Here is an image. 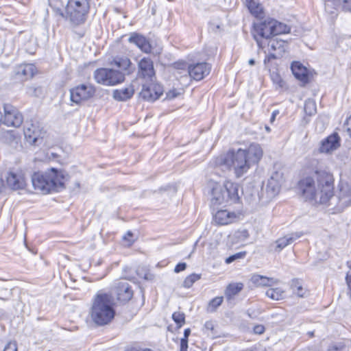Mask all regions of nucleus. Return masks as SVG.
<instances>
[{
    "label": "nucleus",
    "mask_w": 351,
    "mask_h": 351,
    "mask_svg": "<svg viewBox=\"0 0 351 351\" xmlns=\"http://www.w3.org/2000/svg\"><path fill=\"white\" fill-rule=\"evenodd\" d=\"M298 193L305 201L326 204L334 195V178L330 173L315 170L298 183Z\"/></svg>",
    "instance_id": "obj_1"
},
{
    "label": "nucleus",
    "mask_w": 351,
    "mask_h": 351,
    "mask_svg": "<svg viewBox=\"0 0 351 351\" xmlns=\"http://www.w3.org/2000/svg\"><path fill=\"white\" fill-rule=\"evenodd\" d=\"M116 68H100L94 71L95 80L101 84L113 86L123 82L125 75L130 74L134 69L130 60L126 57H117L113 61Z\"/></svg>",
    "instance_id": "obj_2"
},
{
    "label": "nucleus",
    "mask_w": 351,
    "mask_h": 351,
    "mask_svg": "<svg viewBox=\"0 0 351 351\" xmlns=\"http://www.w3.org/2000/svg\"><path fill=\"white\" fill-rule=\"evenodd\" d=\"M69 174L64 171L51 168L45 173L36 172L32 176V184L36 190L43 193L59 191L64 189V182L69 178Z\"/></svg>",
    "instance_id": "obj_3"
},
{
    "label": "nucleus",
    "mask_w": 351,
    "mask_h": 351,
    "mask_svg": "<svg viewBox=\"0 0 351 351\" xmlns=\"http://www.w3.org/2000/svg\"><path fill=\"white\" fill-rule=\"evenodd\" d=\"M115 314L111 295L108 293H97L93 300L89 311L91 320L97 326H105L112 321Z\"/></svg>",
    "instance_id": "obj_4"
},
{
    "label": "nucleus",
    "mask_w": 351,
    "mask_h": 351,
    "mask_svg": "<svg viewBox=\"0 0 351 351\" xmlns=\"http://www.w3.org/2000/svg\"><path fill=\"white\" fill-rule=\"evenodd\" d=\"M239 188L238 184L230 182H227L223 185L210 182L205 190L211 196V204L219 206L223 204L236 203L239 199Z\"/></svg>",
    "instance_id": "obj_5"
},
{
    "label": "nucleus",
    "mask_w": 351,
    "mask_h": 351,
    "mask_svg": "<svg viewBox=\"0 0 351 351\" xmlns=\"http://www.w3.org/2000/svg\"><path fill=\"white\" fill-rule=\"evenodd\" d=\"M247 155L243 149H230L226 154L217 157L215 163V165L225 167L227 169L232 167L237 177L242 176L250 169Z\"/></svg>",
    "instance_id": "obj_6"
},
{
    "label": "nucleus",
    "mask_w": 351,
    "mask_h": 351,
    "mask_svg": "<svg viewBox=\"0 0 351 351\" xmlns=\"http://www.w3.org/2000/svg\"><path fill=\"white\" fill-rule=\"evenodd\" d=\"M242 194L245 201L252 207L264 205L270 202L266 199L267 193L264 192L263 185H256L254 182L244 184Z\"/></svg>",
    "instance_id": "obj_7"
},
{
    "label": "nucleus",
    "mask_w": 351,
    "mask_h": 351,
    "mask_svg": "<svg viewBox=\"0 0 351 351\" xmlns=\"http://www.w3.org/2000/svg\"><path fill=\"white\" fill-rule=\"evenodd\" d=\"M273 27V19H267L254 24L252 35L260 49H263L265 45L262 38L267 40L274 36Z\"/></svg>",
    "instance_id": "obj_8"
},
{
    "label": "nucleus",
    "mask_w": 351,
    "mask_h": 351,
    "mask_svg": "<svg viewBox=\"0 0 351 351\" xmlns=\"http://www.w3.org/2000/svg\"><path fill=\"white\" fill-rule=\"evenodd\" d=\"M272 172L266 186L267 199L271 201L276 195L278 194L281 185L284 182L283 172L279 170L276 165L274 167Z\"/></svg>",
    "instance_id": "obj_9"
},
{
    "label": "nucleus",
    "mask_w": 351,
    "mask_h": 351,
    "mask_svg": "<svg viewBox=\"0 0 351 351\" xmlns=\"http://www.w3.org/2000/svg\"><path fill=\"white\" fill-rule=\"evenodd\" d=\"M4 117H2L1 124L8 127L19 128L23 121L21 113L13 106L4 104Z\"/></svg>",
    "instance_id": "obj_10"
},
{
    "label": "nucleus",
    "mask_w": 351,
    "mask_h": 351,
    "mask_svg": "<svg viewBox=\"0 0 351 351\" xmlns=\"http://www.w3.org/2000/svg\"><path fill=\"white\" fill-rule=\"evenodd\" d=\"M49 4L51 7L56 10L57 12L60 16H62V17H65L66 19H68L73 27H79L84 23L86 21V12H85L84 10H75L66 8V16H64L61 8L57 6L56 5H53V0H50Z\"/></svg>",
    "instance_id": "obj_11"
},
{
    "label": "nucleus",
    "mask_w": 351,
    "mask_h": 351,
    "mask_svg": "<svg viewBox=\"0 0 351 351\" xmlns=\"http://www.w3.org/2000/svg\"><path fill=\"white\" fill-rule=\"evenodd\" d=\"M137 76L146 82H153L156 80V73L153 61L149 58H143L138 62Z\"/></svg>",
    "instance_id": "obj_12"
},
{
    "label": "nucleus",
    "mask_w": 351,
    "mask_h": 351,
    "mask_svg": "<svg viewBox=\"0 0 351 351\" xmlns=\"http://www.w3.org/2000/svg\"><path fill=\"white\" fill-rule=\"evenodd\" d=\"M95 89L91 84H82L70 90L71 101L75 104L86 100L95 94Z\"/></svg>",
    "instance_id": "obj_13"
},
{
    "label": "nucleus",
    "mask_w": 351,
    "mask_h": 351,
    "mask_svg": "<svg viewBox=\"0 0 351 351\" xmlns=\"http://www.w3.org/2000/svg\"><path fill=\"white\" fill-rule=\"evenodd\" d=\"M163 93L162 86L155 81L153 82H146L143 85L141 97L146 101H154L158 99Z\"/></svg>",
    "instance_id": "obj_14"
},
{
    "label": "nucleus",
    "mask_w": 351,
    "mask_h": 351,
    "mask_svg": "<svg viewBox=\"0 0 351 351\" xmlns=\"http://www.w3.org/2000/svg\"><path fill=\"white\" fill-rule=\"evenodd\" d=\"M112 293L116 296L117 300L122 303L129 302L134 294L132 287L125 281L115 282Z\"/></svg>",
    "instance_id": "obj_15"
},
{
    "label": "nucleus",
    "mask_w": 351,
    "mask_h": 351,
    "mask_svg": "<svg viewBox=\"0 0 351 351\" xmlns=\"http://www.w3.org/2000/svg\"><path fill=\"white\" fill-rule=\"evenodd\" d=\"M211 70L210 65L207 62H197L188 66L187 73L195 80H201L207 76Z\"/></svg>",
    "instance_id": "obj_16"
},
{
    "label": "nucleus",
    "mask_w": 351,
    "mask_h": 351,
    "mask_svg": "<svg viewBox=\"0 0 351 351\" xmlns=\"http://www.w3.org/2000/svg\"><path fill=\"white\" fill-rule=\"evenodd\" d=\"M325 12L333 19L337 15V9L340 5L346 10L351 12V0H323Z\"/></svg>",
    "instance_id": "obj_17"
},
{
    "label": "nucleus",
    "mask_w": 351,
    "mask_h": 351,
    "mask_svg": "<svg viewBox=\"0 0 351 351\" xmlns=\"http://www.w3.org/2000/svg\"><path fill=\"white\" fill-rule=\"evenodd\" d=\"M340 142L338 133H332L322 141L319 151L322 153H330L340 146Z\"/></svg>",
    "instance_id": "obj_18"
},
{
    "label": "nucleus",
    "mask_w": 351,
    "mask_h": 351,
    "mask_svg": "<svg viewBox=\"0 0 351 351\" xmlns=\"http://www.w3.org/2000/svg\"><path fill=\"white\" fill-rule=\"evenodd\" d=\"M244 150L250 167L252 165L257 164L263 157V149L257 143H252L247 149Z\"/></svg>",
    "instance_id": "obj_19"
},
{
    "label": "nucleus",
    "mask_w": 351,
    "mask_h": 351,
    "mask_svg": "<svg viewBox=\"0 0 351 351\" xmlns=\"http://www.w3.org/2000/svg\"><path fill=\"white\" fill-rule=\"evenodd\" d=\"M130 43L135 44L142 51L146 53L152 52V46L149 40L143 35L133 33L128 38Z\"/></svg>",
    "instance_id": "obj_20"
},
{
    "label": "nucleus",
    "mask_w": 351,
    "mask_h": 351,
    "mask_svg": "<svg viewBox=\"0 0 351 351\" xmlns=\"http://www.w3.org/2000/svg\"><path fill=\"white\" fill-rule=\"evenodd\" d=\"M291 69L295 77L302 82L304 84L309 81V73L307 69L299 62H293L291 64Z\"/></svg>",
    "instance_id": "obj_21"
},
{
    "label": "nucleus",
    "mask_w": 351,
    "mask_h": 351,
    "mask_svg": "<svg viewBox=\"0 0 351 351\" xmlns=\"http://www.w3.org/2000/svg\"><path fill=\"white\" fill-rule=\"evenodd\" d=\"M302 235L303 233L302 232H295L278 239L276 241V250L278 252L281 251L286 246L292 243L295 240L300 238Z\"/></svg>",
    "instance_id": "obj_22"
},
{
    "label": "nucleus",
    "mask_w": 351,
    "mask_h": 351,
    "mask_svg": "<svg viewBox=\"0 0 351 351\" xmlns=\"http://www.w3.org/2000/svg\"><path fill=\"white\" fill-rule=\"evenodd\" d=\"M245 3L250 13L256 18L263 17V8L257 0H245Z\"/></svg>",
    "instance_id": "obj_23"
},
{
    "label": "nucleus",
    "mask_w": 351,
    "mask_h": 351,
    "mask_svg": "<svg viewBox=\"0 0 351 351\" xmlns=\"http://www.w3.org/2000/svg\"><path fill=\"white\" fill-rule=\"evenodd\" d=\"M251 282L257 287H271L278 282V280L274 278H268L261 275H253L251 278Z\"/></svg>",
    "instance_id": "obj_24"
},
{
    "label": "nucleus",
    "mask_w": 351,
    "mask_h": 351,
    "mask_svg": "<svg viewBox=\"0 0 351 351\" xmlns=\"http://www.w3.org/2000/svg\"><path fill=\"white\" fill-rule=\"evenodd\" d=\"M7 184L13 190L22 189L25 186L23 179L12 172L7 177Z\"/></svg>",
    "instance_id": "obj_25"
},
{
    "label": "nucleus",
    "mask_w": 351,
    "mask_h": 351,
    "mask_svg": "<svg viewBox=\"0 0 351 351\" xmlns=\"http://www.w3.org/2000/svg\"><path fill=\"white\" fill-rule=\"evenodd\" d=\"M234 217H235L234 213L226 210H220L215 214L214 220L219 225H226L231 223Z\"/></svg>",
    "instance_id": "obj_26"
},
{
    "label": "nucleus",
    "mask_w": 351,
    "mask_h": 351,
    "mask_svg": "<svg viewBox=\"0 0 351 351\" xmlns=\"http://www.w3.org/2000/svg\"><path fill=\"white\" fill-rule=\"evenodd\" d=\"M241 282L230 283L225 290V296L228 301L230 302L235 295H238L243 289Z\"/></svg>",
    "instance_id": "obj_27"
},
{
    "label": "nucleus",
    "mask_w": 351,
    "mask_h": 351,
    "mask_svg": "<svg viewBox=\"0 0 351 351\" xmlns=\"http://www.w3.org/2000/svg\"><path fill=\"white\" fill-rule=\"evenodd\" d=\"M21 138L19 133H0V140L14 148L17 147Z\"/></svg>",
    "instance_id": "obj_28"
},
{
    "label": "nucleus",
    "mask_w": 351,
    "mask_h": 351,
    "mask_svg": "<svg viewBox=\"0 0 351 351\" xmlns=\"http://www.w3.org/2000/svg\"><path fill=\"white\" fill-rule=\"evenodd\" d=\"M134 93L132 86L117 89L113 91V97L117 101H126L130 99Z\"/></svg>",
    "instance_id": "obj_29"
},
{
    "label": "nucleus",
    "mask_w": 351,
    "mask_h": 351,
    "mask_svg": "<svg viewBox=\"0 0 351 351\" xmlns=\"http://www.w3.org/2000/svg\"><path fill=\"white\" fill-rule=\"evenodd\" d=\"M35 66L32 64H25L20 65L16 69V73L18 75L24 77L25 79L31 78L35 73Z\"/></svg>",
    "instance_id": "obj_30"
},
{
    "label": "nucleus",
    "mask_w": 351,
    "mask_h": 351,
    "mask_svg": "<svg viewBox=\"0 0 351 351\" xmlns=\"http://www.w3.org/2000/svg\"><path fill=\"white\" fill-rule=\"evenodd\" d=\"M269 50L282 56L286 51L287 43L283 40L270 39L268 43Z\"/></svg>",
    "instance_id": "obj_31"
},
{
    "label": "nucleus",
    "mask_w": 351,
    "mask_h": 351,
    "mask_svg": "<svg viewBox=\"0 0 351 351\" xmlns=\"http://www.w3.org/2000/svg\"><path fill=\"white\" fill-rule=\"evenodd\" d=\"M25 140L30 145L39 146L43 142V137L40 136L38 133H23Z\"/></svg>",
    "instance_id": "obj_32"
},
{
    "label": "nucleus",
    "mask_w": 351,
    "mask_h": 351,
    "mask_svg": "<svg viewBox=\"0 0 351 351\" xmlns=\"http://www.w3.org/2000/svg\"><path fill=\"white\" fill-rule=\"evenodd\" d=\"M88 0H69L66 3V8L70 10H84L86 12Z\"/></svg>",
    "instance_id": "obj_33"
},
{
    "label": "nucleus",
    "mask_w": 351,
    "mask_h": 351,
    "mask_svg": "<svg viewBox=\"0 0 351 351\" xmlns=\"http://www.w3.org/2000/svg\"><path fill=\"white\" fill-rule=\"evenodd\" d=\"M274 23V36L278 34H287L290 32L291 28L286 24L279 22L276 19H273Z\"/></svg>",
    "instance_id": "obj_34"
},
{
    "label": "nucleus",
    "mask_w": 351,
    "mask_h": 351,
    "mask_svg": "<svg viewBox=\"0 0 351 351\" xmlns=\"http://www.w3.org/2000/svg\"><path fill=\"white\" fill-rule=\"evenodd\" d=\"M265 295L274 300H280L285 298V291L280 288H270L268 289Z\"/></svg>",
    "instance_id": "obj_35"
},
{
    "label": "nucleus",
    "mask_w": 351,
    "mask_h": 351,
    "mask_svg": "<svg viewBox=\"0 0 351 351\" xmlns=\"http://www.w3.org/2000/svg\"><path fill=\"white\" fill-rule=\"evenodd\" d=\"M291 288L293 293L300 298L306 297V291L304 289L299 279H293L291 283Z\"/></svg>",
    "instance_id": "obj_36"
},
{
    "label": "nucleus",
    "mask_w": 351,
    "mask_h": 351,
    "mask_svg": "<svg viewBox=\"0 0 351 351\" xmlns=\"http://www.w3.org/2000/svg\"><path fill=\"white\" fill-rule=\"evenodd\" d=\"M316 104L314 100L311 99L306 100L304 110L306 114L311 116L316 112Z\"/></svg>",
    "instance_id": "obj_37"
},
{
    "label": "nucleus",
    "mask_w": 351,
    "mask_h": 351,
    "mask_svg": "<svg viewBox=\"0 0 351 351\" xmlns=\"http://www.w3.org/2000/svg\"><path fill=\"white\" fill-rule=\"evenodd\" d=\"M223 300L222 296H217L212 299L208 304V311L210 312H215L217 308L221 305Z\"/></svg>",
    "instance_id": "obj_38"
},
{
    "label": "nucleus",
    "mask_w": 351,
    "mask_h": 351,
    "mask_svg": "<svg viewBox=\"0 0 351 351\" xmlns=\"http://www.w3.org/2000/svg\"><path fill=\"white\" fill-rule=\"evenodd\" d=\"M201 278V274H192L187 276L183 282V287L190 288L193 285Z\"/></svg>",
    "instance_id": "obj_39"
},
{
    "label": "nucleus",
    "mask_w": 351,
    "mask_h": 351,
    "mask_svg": "<svg viewBox=\"0 0 351 351\" xmlns=\"http://www.w3.org/2000/svg\"><path fill=\"white\" fill-rule=\"evenodd\" d=\"M172 319L177 324L178 328H181L185 323V315L184 313L175 312L172 315Z\"/></svg>",
    "instance_id": "obj_40"
},
{
    "label": "nucleus",
    "mask_w": 351,
    "mask_h": 351,
    "mask_svg": "<svg viewBox=\"0 0 351 351\" xmlns=\"http://www.w3.org/2000/svg\"><path fill=\"white\" fill-rule=\"evenodd\" d=\"M269 54L267 56H266V57L264 60V64L267 69L269 68V64L271 60L280 58L282 56L276 52H274L271 50H269Z\"/></svg>",
    "instance_id": "obj_41"
},
{
    "label": "nucleus",
    "mask_w": 351,
    "mask_h": 351,
    "mask_svg": "<svg viewBox=\"0 0 351 351\" xmlns=\"http://www.w3.org/2000/svg\"><path fill=\"white\" fill-rule=\"evenodd\" d=\"M246 255L245 252H240L227 257L225 260L226 264H230L236 260L243 258Z\"/></svg>",
    "instance_id": "obj_42"
},
{
    "label": "nucleus",
    "mask_w": 351,
    "mask_h": 351,
    "mask_svg": "<svg viewBox=\"0 0 351 351\" xmlns=\"http://www.w3.org/2000/svg\"><path fill=\"white\" fill-rule=\"evenodd\" d=\"M345 346L342 343H337L330 346L327 351H342Z\"/></svg>",
    "instance_id": "obj_43"
},
{
    "label": "nucleus",
    "mask_w": 351,
    "mask_h": 351,
    "mask_svg": "<svg viewBox=\"0 0 351 351\" xmlns=\"http://www.w3.org/2000/svg\"><path fill=\"white\" fill-rule=\"evenodd\" d=\"M3 351H17L16 343L15 341L8 342Z\"/></svg>",
    "instance_id": "obj_44"
},
{
    "label": "nucleus",
    "mask_w": 351,
    "mask_h": 351,
    "mask_svg": "<svg viewBox=\"0 0 351 351\" xmlns=\"http://www.w3.org/2000/svg\"><path fill=\"white\" fill-rule=\"evenodd\" d=\"M272 80L274 83L277 84L279 87H283L285 82L281 80L280 77L278 74L272 75Z\"/></svg>",
    "instance_id": "obj_45"
},
{
    "label": "nucleus",
    "mask_w": 351,
    "mask_h": 351,
    "mask_svg": "<svg viewBox=\"0 0 351 351\" xmlns=\"http://www.w3.org/2000/svg\"><path fill=\"white\" fill-rule=\"evenodd\" d=\"M265 330V328L263 325L258 324L254 326L253 331L255 334L261 335Z\"/></svg>",
    "instance_id": "obj_46"
},
{
    "label": "nucleus",
    "mask_w": 351,
    "mask_h": 351,
    "mask_svg": "<svg viewBox=\"0 0 351 351\" xmlns=\"http://www.w3.org/2000/svg\"><path fill=\"white\" fill-rule=\"evenodd\" d=\"M186 268V263H179L176 265V267L174 268V272L179 273L180 271L185 270Z\"/></svg>",
    "instance_id": "obj_47"
},
{
    "label": "nucleus",
    "mask_w": 351,
    "mask_h": 351,
    "mask_svg": "<svg viewBox=\"0 0 351 351\" xmlns=\"http://www.w3.org/2000/svg\"><path fill=\"white\" fill-rule=\"evenodd\" d=\"M204 328L208 330H210L212 335L214 336L215 335V332H214L215 326L212 321H207L204 324Z\"/></svg>",
    "instance_id": "obj_48"
},
{
    "label": "nucleus",
    "mask_w": 351,
    "mask_h": 351,
    "mask_svg": "<svg viewBox=\"0 0 351 351\" xmlns=\"http://www.w3.org/2000/svg\"><path fill=\"white\" fill-rule=\"evenodd\" d=\"M73 32L77 35L78 38H82L84 36L85 32H86V30L84 28L77 29V27H73Z\"/></svg>",
    "instance_id": "obj_49"
},
{
    "label": "nucleus",
    "mask_w": 351,
    "mask_h": 351,
    "mask_svg": "<svg viewBox=\"0 0 351 351\" xmlns=\"http://www.w3.org/2000/svg\"><path fill=\"white\" fill-rule=\"evenodd\" d=\"M191 335V329L186 328L184 330V337L181 339L180 342H184L188 343L189 342V337Z\"/></svg>",
    "instance_id": "obj_50"
},
{
    "label": "nucleus",
    "mask_w": 351,
    "mask_h": 351,
    "mask_svg": "<svg viewBox=\"0 0 351 351\" xmlns=\"http://www.w3.org/2000/svg\"><path fill=\"white\" fill-rule=\"evenodd\" d=\"M344 127L346 132H351V116L346 121Z\"/></svg>",
    "instance_id": "obj_51"
},
{
    "label": "nucleus",
    "mask_w": 351,
    "mask_h": 351,
    "mask_svg": "<svg viewBox=\"0 0 351 351\" xmlns=\"http://www.w3.org/2000/svg\"><path fill=\"white\" fill-rule=\"evenodd\" d=\"M346 281L347 285L350 289V295L351 297V275L349 273H348L346 276Z\"/></svg>",
    "instance_id": "obj_52"
},
{
    "label": "nucleus",
    "mask_w": 351,
    "mask_h": 351,
    "mask_svg": "<svg viewBox=\"0 0 351 351\" xmlns=\"http://www.w3.org/2000/svg\"><path fill=\"white\" fill-rule=\"evenodd\" d=\"M25 127H26V130H27V132H36L34 128L32 129V128H31V127L34 128V125L32 123L27 122Z\"/></svg>",
    "instance_id": "obj_53"
},
{
    "label": "nucleus",
    "mask_w": 351,
    "mask_h": 351,
    "mask_svg": "<svg viewBox=\"0 0 351 351\" xmlns=\"http://www.w3.org/2000/svg\"><path fill=\"white\" fill-rule=\"evenodd\" d=\"M188 349V343L184 342H180V351H187Z\"/></svg>",
    "instance_id": "obj_54"
},
{
    "label": "nucleus",
    "mask_w": 351,
    "mask_h": 351,
    "mask_svg": "<svg viewBox=\"0 0 351 351\" xmlns=\"http://www.w3.org/2000/svg\"><path fill=\"white\" fill-rule=\"evenodd\" d=\"M167 96L168 98L169 99H173L174 97H176L177 96V94L175 93L174 91L171 92V91H169L167 94Z\"/></svg>",
    "instance_id": "obj_55"
},
{
    "label": "nucleus",
    "mask_w": 351,
    "mask_h": 351,
    "mask_svg": "<svg viewBox=\"0 0 351 351\" xmlns=\"http://www.w3.org/2000/svg\"><path fill=\"white\" fill-rule=\"evenodd\" d=\"M151 276L149 274H145L143 278L145 280H151Z\"/></svg>",
    "instance_id": "obj_56"
},
{
    "label": "nucleus",
    "mask_w": 351,
    "mask_h": 351,
    "mask_svg": "<svg viewBox=\"0 0 351 351\" xmlns=\"http://www.w3.org/2000/svg\"><path fill=\"white\" fill-rule=\"evenodd\" d=\"M242 234H243V235L245 237H246V238H247V237H248V235H249L248 232H247V230H243V232H242Z\"/></svg>",
    "instance_id": "obj_57"
},
{
    "label": "nucleus",
    "mask_w": 351,
    "mask_h": 351,
    "mask_svg": "<svg viewBox=\"0 0 351 351\" xmlns=\"http://www.w3.org/2000/svg\"><path fill=\"white\" fill-rule=\"evenodd\" d=\"M249 64L252 66L255 64V60L254 59H250L248 62Z\"/></svg>",
    "instance_id": "obj_58"
},
{
    "label": "nucleus",
    "mask_w": 351,
    "mask_h": 351,
    "mask_svg": "<svg viewBox=\"0 0 351 351\" xmlns=\"http://www.w3.org/2000/svg\"><path fill=\"white\" fill-rule=\"evenodd\" d=\"M279 114V111L278 110H274L273 112H272V114L273 116H274L275 117Z\"/></svg>",
    "instance_id": "obj_59"
},
{
    "label": "nucleus",
    "mask_w": 351,
    "mask_h": 351,
    "mask_svg": "<svg viewBox=\"0 0 351 351\" xmlns=\"http://www.w3.org/2000/svg\"><path fill=\"white\" fill-rule=\"evenodd\" d=\"M51 156H52L53 158H58V157L59 156H58V154H56V153H53V152L51 153Z\"/></svg>",
    "instance_id": "obj_60"
},
{
    "label": "nucleus",
    "mask_w": 351,
    "mask_h": 351,
    "mask_svg": "<svg viewBox=\"0 0 351 351\" xmlns=\"http://www.w3.org/2000/svg\"><path fill=\"white\" fill-rule=\"evenodd\" d=\"M276 117L273 115H271V118H270V122L271 123H273L275 120Z\"/></svg>",
    "instance_id": "obj_61"
},
{
    "label": "nucleus",
    "mask_w": 351,
    "mask_h": 351,
    "mask_svg": "<svg viewBox=\"0 0 351 351\" xmlns=\"http://www.w3.org/2000/svg\"><path fill=\"white\" fill-rule=\"evenodd\" d=\"M347 265L351 269V261H348L347 262Z\"/></svg>",
    "instance_id": "obj_62"
},
{
    "label": "nucleus",
    "mask_w": 351,
    "mask_h": 351,
    "mask_svg": "<svg viewBox=\"0 0 351 351\" xmlns=\"http://www.w3.org/2000/svg\"><path fill=\"white\" fill-rule=\"evenodd\" d=\"M127 235L128 236H130V237H132L133 236V233L130 231H128V233H127Z\"/></svg>",
    "instance_id": "obj_63"
},
{
    "label": "nucleus",
    "mask_w": 351,
    "mask_h": 351,
    "mask_svg": "<svg viewBox=\"0 0 351 351\" xmlns=\"http://www.w3.org/2000/svg\"><path fill=\"white\" fill-rule=\"evenodd\" d=\"M138 351H154L151 349H149V348H146V349H144V350H138Z\"/></svg>",
    "instance_id": "obj_64"
}]
</instances>
